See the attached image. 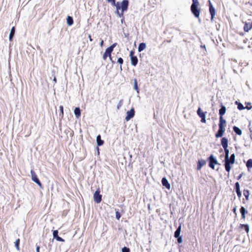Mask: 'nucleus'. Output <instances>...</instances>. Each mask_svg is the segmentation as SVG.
Returning <instances> with one entry per match:
<instances>
[{"label":"nucleus","mask_w":252,"mask_h":252,"mask_svg":"<svg viewBox=\"0 0 252 252\" xmlns=\"http://www.w3.org/2000/svg\"><path fill=\"white\" fill-rule=\"evenodd\" d=\"M107 2L111 3L113 6L116 7V13L119 17H123L124 12L128 9L129 1L128 0H123L121 4L118 2L116 3V0H106Z\"/></svg>","instance_id":"obj_1"},{"label":"nucleus","mask_w":252,"mask_h":252,"mask_svg":"<svg viewBox=\"0 0 252 252\" xmlns=\"http://www.w3.org/2000/svg\"><path fill=\"white\" fill-rule=\"evenodd\" d=\"M192 4L190 6V11L193 15L196 18L198 19L199 22H200V19L199 18L200 14L201 12V8L199 6V2L198 0H192Z\"/></svg>","instance_id":"obj_2"},{"label":"nucleus","mask_w":252,"mask_h":252,"mask_svg":"<svg viewBox=\"0 0 252 252\" xmlns=\"http://www.w3.org/2000/svg\"><path fill=\"white\" fill-rule=\"evenodd\" d=\"M208 162V166L212 169H215L216 164L217 163V159L213 154H211L207 159Z\"/></svg>","instance_id":"obj_3"},{"label":"nucleus","mask_w":252,"mask_h":252,"mask_svg":"<svg viewBox=\"0 0 252 252\" xmlns=\"http://www.w3.org/2000/svg\"><path fill=\"white\" fill-rule=\"evenodd\" d=\"M116 46V43H115L106 49L105 52H104V53L103 55V59L104 60H106L107 57H109L110 58V59L111 60H112L111 53L113 51V49Z\"/></svg>","instance_id":"obj_4"},{"label":"nucleus","mask_w":252,"mask_h":252,"mask_svg":"<svg viewBox=\"0 0 252 252\" xmlns=\"http://www.w3.org/2000/svg\"><path fill=\"white\" fill-rule=\"evenodd\" d=\"M224 166L225 168V170L228 173H229L232 167L231 165H233L235 162L230 160L229 158H224Z\"/></svg>","instance_id":"obj_5"},{"label":"nucleus","mask_w":252,"mask_h":252,"mask_svg":"<svg viewBox=\"0 0 252 252\" xmlns=\"http://www.w3.org/2000/svg\"><path fill=\"white\" fill-rule=\"evenodd\" d=\"M208 2L209 3V13L211 15V21H213L214 20V18L216 15V9H215V7H214V6L210 0H209L208 1Z\"/></svg>","instance_id":"obj_6"},{"label":"nucleus","mask_w":252,"mask_h":252,"mask_svg":"<svg viewBox=\"0 0 252 252\" xmlns=\"http://www.w3.org/2000/svg\"><path fill=\"white\" fill-rule=\"evenodd\" d=\"M94 200L96 203H99L102 200V195L100 194L99 189H97L94 194Z\"/></svg>","instance_id":"obj_7"},{"label":"nucleus","mask_w":252,"mask_h":252,"mask_svg":"<svg viewBox=\"0 0 252 252\" xmlns=\"http://www.w3.org/2000/svg\"><path fill=\"white\" fill-rule=\"evenodd\" d=\"M206 112H203L200 107H198L197 110V114L198 116L201 118V122L202 123H205L206 122Z\"/></svg>","instance_id":"obj_8"},{"label":"nucleus","mask_w":252,"mask_h":252,"mask_svg":"<svg viewBox=\"0 0 252 252\" xmlns=\"http://www.w3.org/2000/svg\"><path fill=\"white\" fill-rule=\"evenodd\" d=\"M31 173L32 180L36 183L41 188H42V184L38 179L35 172L33 170H32L31 171Z\"/></svg>","instance_id":"obj_9"},{"label":"nucleus","mask_w":252,"mask_h":252,"mask_svg":"<svg viewBox=\"0 0 252 252\" xmlns=\"http://www.w3.org/2000/svg\"><path fill=\"white\" fill-rule=\"evenodd\" d=\"M225 131V126H219V129L215 133V137L217 138L222 137Z\"/></svg>","instance_id":"obj_10"},{"label":"nucleus","mask_w":252,"mask_h":252,"mask_svg":"<svg viewBox=\"0 0 252 252\" xmlns=\"http://www.w3.org/2000/svg\"><path fill=\"white\" fill-rule=\"evenodd\" d=\"M134 52L131 50L130 52V57L131 60V64L133 66H136L138 63V59L136 56L134 55Z\"/></svg>","instance_id":"obj_11"},{"label":"nucleus","mask_w":252,"mask_h":252,"mask_svg":"<svg viewBox=\"0 0 252 252\" xmlns=\"http://www.w3.org/2000/svg\"><path fill=\"white\" fill-rule=\"evenodd\" d=\"M234 189L236 192L237 196L240 198L242 196V192L240 190V184L238 182H237L235 183L234 185Z\"/></svg>","instance_id":"obj_12"},{"label":"nucleus","mask_w":252,"mask_h":252,"mask_svg":"<svg viewBox=\"0 0 252 252\" xmlns=\"http://www.w3.org/2000/svg\"><path fill=\"white\" fill-rule=\"evenodd\" d=\"M244 26L243 28L244 31L245 32H249L250 30L252 29V22H245Z\"/></svg>","instance_id":"obj_13"},{"label":"nucleus","mask_w":252,"mask_h":252,"mask_svg":"<svg viewBox=\"0 0 252 252\" xmlns=\"http://www.w3.org/2000/svg\"><path fill=\"white\" fill-rule=\"evenodd\" d=\"M135 111L133 108L131 109L129 111L126 113V121H129L130 119L133 118L134 116Z\"/></svg>","instance_id":"obj_14"},{"label":"nucleus","mask_w":252,"mask_h":252,"mask_svg":"<svg viewBox=\"0 0 252 252\" xmlns=\"http://www.w3.org/2000/svg\"><path fill=\"white\" fill-rule=\"evenodd\" d=\"M181 229H182V223H179L178 227L177 228L176 230L174 232V237L176 238L182 236L181 235Z\"/></svg>","instance_id":"obj_15"},{"label":"nucleus","mask_w":252,"mask_h":252,"mask_svg":"<svg viewBox=\"0 0 252 252\" xmlns=\"http://www.w3.org/2000/svg\"><path fill=\"white\" fill-rule=\"evenodd\" d=\"M161 183L163 187L168 189H170V184L169 183L168 181L165 177H163L161 179Z\"/></svg>","instance_id":"obj_16"},{"label":"nucleus","mask_w":252,"mask_h":252,"mask_svg":"<svg viewBox=\"0 0 252 252\" xmlns=\"http://www.w3.org/2000/svg\"><path fill=\"white\" fill-rule=\"evenodd\" d=\"M206 163V161L204 159H199L197 162V169L198 170H201L202 167Z\"/></svg>","instance_id":"obj_17"},{"label":"nucleus","mask_w":252,"mask_h":252,"mask_svg":"<svg viewBox=\"0 0 252 252\" xmlns=\"http://www.w3.org/2000/svg\"><path fill=\"white\" fill-rule=\"evenodd\" d=\"M225 112L226 107L222 103H221L220 108L219 110V114L220 115V117H223V116L225 114Z\"/></svg>","instance_id":"obj_18"},{"label":"nucleus","mask_w":252,"mask_h":252,"mask_svg":"<svg viewBox=\"0 0 252 252\" xmlns=\"http://www.w3.org/2000/svg\"><path fill=\"white\" fill-rule=\"evenodd\" d=\"M240 212L241 215L242 219L245 220L246 218V215L248 213L247 209L244 206H241L240 209Z\"/></svg>","instance_id":"obj_19"},{"label":"nucleus","mask_w":252,"mask_h":252,"mask_svg":"<svg viewBox=\"0 0 252 252\" xmlns=\"http://www.w3.org/2000/svg\"><path fill=\"white\" fill-rule=\"evenodd\" d=\"M220 143L223 148H224L225 147L228 148V140L226 137H222L221 139Z\"/></svg>","instance_id":"obj_20"},{"label":"nucleus","mask_w":252,"mask_h":252,"mask_svg":"<svg viewBox=\"0 0 252 252\" xmlns=\"http://www.w3.org/2000/svg\"><path fill=\"white\" fill-rule=\"evenodd\" d=\"M53 237L55 238L59 242H64V240L61 237L58 236V231L57 230H54L53 232Z\"/></svg>","instance_id":"obj_21"},{"label":"nucleus","mask_w":252,"mask_h":252,"mask_svg":"<svg viewBox=\"0 0 252 252\" xmlns=\"http://www.w3.org/2000/svg\"><path fill=\"white\" fill-rule=\"evenodd\" d=\"M239 228L243 229L247 233H248L250 231V226L248 224H240Z\"/></svg>","instance_id":"obj_22"},{"label":"nucleus","mask_w":252,"mask_h":252,"mask_svg":"<svg viewBox=\"0 0 252 252\" xmlns=\"http://www.w3.org/2000/svg\"><path fill=\"white\" fill-rule=\"evenodd\" d=\"M233 130L236 134L238 135H241L242 133V130L236 126H233Z\"/></svg>","instance_id":"obj_23"},{"label":"nucleus","mask_w":252,"mask_h":252,"mask_svg":"<svg viewBox=\"0 0 252 252\" xmlns=\"http://www.w3.org/2000/svg\"><path fill=\"white\" fill-rule=\"evenodd\" d=\"M96 142L98 146H102L104 144V141L101 139V136L100 135L97 136Z\"/></svg>","instance_id":"obj_24"},{"label":"nucleus","mask_w":252,"mask_h":252,"mask_svg":"<svg viewBox=\"0 0 252 252\" xmlns=\"http://www.w3.org/2000/svg\"><path fill=\"white\" fill-rule=\"evenodd\" d=\"M235 103L236 105H237V109L238 110H243L245 109V107L242 103L238 101H236L235 102Z\"/></svg>","instance_id":"obj_25"},{"label":"nucleus","mask_w":252,"mask_h":252,"mask_svg":"<svg viewBox=\"0 0 252 252\" xmlns=\"http://www.w3.org/2000/svg\"><path fill=\"white\" fill-rule=\"evenodd\" d=\"M226 121L223 119V117H220L219 126H225Z\"/></svg>","instance_id":"obj_26"},{"label":"nucleus","mask_w":252,"mask_h":252,"mask_svg":"<svg viewBox=\"0 0 252 252\" xmlns=\"http://www.w3.org/2000/svg\"><path fill=\"white\" fill-rule=\"evenodd\" d=\"M74 114L77 118H79L81 116V111L79 107H76L74 109Z\"/></svg>","instance_id":"obj_27"},{"label":"nucleus","mask_w":252,"mask_h":252,"mask_svg":"<svg viewBox=\"0 0 252 252\" xmlns=\"http://www.w3.org/2000/svg\"><path fill=\"white\" fill-rule=\"evenodd\" d=\"M15 32V28L14 27H13L11 29L10 33L9 34V40L11 41L14 36Z\"/></svg>","instance_id":"obj_28"},{"label":"nucleus","mask_w":252,"mask_h":252,"mask_svg":"<svg viewBox=\"0 0 252 252\" xmlns=\"http://www.w3.org/2000/svg\"><path fill=\"white\" fill-rule=\"evenodd\" d=\"M243 194L245 196L246 199L249 200L250 196V191L248 189H245L243 190Z\"/></svg>","instance_id":"obj_29"},{"label":"nucleus","mask_w":252,"mask_h":252,"mask_svg":"<svg viewBox=\"0 0 252 252\" xmlns=\"http://www.w3.org/2000/svg\"><path fill=\"white\" fill-rule=\"evenodd\" d=\"M146 45L144 43H141L138 46V51L141 52L146 48Z\"/></svg>","instance_id":"obj_30"},{"label":"nucleus","mask_w":252,"mask_h":252,"mask_svg":"<svg viewBox=\"0 0 252 252\" xmlns=\"http://www.w3.org/2000/svg\"><path fill=\"white\" fill-rule=\"evenodd\" d=\"M246 166L249 170L250 169L252 168V159H249L246 162Z\"/></svg>","instance_id":"obj_31"},{"label":"nucleus","mask_w":252,"mask_h":252,"mask_svg":"<svg viewBox=\"0 0 252 252\" xmlns=\"http://www.w3.org/2000/svg\"><path fill=\"white\" fill-rule=\"evenodd\" d=\"M59 116L61 118H63V107L62 105H61L59 107Z\"/></svg>","instance_id":"obj_32"},{"label":"nucleus","mask_w":252,"mask_h":252,"mask_svg":"<svg viewBox=\"0 0 252 252\" xmlns=\"http://www.w3.org/2000/svg\"><path fill=\"white\" fill-rule=\"evenodd\" d=\"M66 20H67V24L69 26H71V25H72L73 24V18L71 16H68L67 17V19Z\"/></svg>","instance_id":"obj_33"},{"label":"nucleus","mask_w":252,"mask_h":252,"mask_svg":"<svg viewBox=\"0 0 252 252\" xmlns=\"http://www.w3.org/2000/svg\"><path fill=\"white\" fill-rule=\"evenodd\" d=\"M20 242V240L19 238L17 239L16 240V241L15 242V246L16 247V249L18 251L20 250V247H19Z\"/></svg>","instance_id":"obj_34"},{"label":"nucleus","mask_w":252,"mask_h":252,"mask_svg":"<svg viewBox=\"0 0 252 252\" xmlns=\"http://www.w3.org/2000/svg\"><path fill=\"white\" fill-rule=\"evenodd\" d=\"M246 106L245 107V109H246L248 110H250L251 109H252V103L250 102H246Z\"/></svg>","instance_id":"obj_35"},{"label":"nucleus","mask_w":252,"mask_h":252,"mask_svg":"<svg viewBox=\"0 0 252 252\" xmlns=\"http://www.w3.org/2000/svg\"><path fill=\"white\" fill-rule=\"evenodd\" d=\"M224 149V154H225V158H229V151L228 149V148H223Z\"/></svg>","instance_id":"obj_36"},{"label":"nucleus","mask_w":252,"mask_h":252,"mask_svg":"<svg viewBox=\"0 0 252 252\" xmlns=\"http://www.w3.org/2000/svg\"><path fill=\"white\" fill-rule=\"evenodd\" d=\"M134 89L138 92V87L136 79H134Z\"/></svg>","instance_id":"obj_37"},{"label":"nucleus","mask_w":252,"mask_h":252,"mask_svg":"<svg viewBox=\"0 0 252 252\" xmlns=\"http://www.w3.org/2000/svg\"><path fill=\"white\" fill-rule=\"evenodd\" d=\"M117 62L120 64V68L122 69V64L123 63L124 61L122 58H119L118 59Z\"/></svg>","instance_id":"obj_38"},{"label":"nucleus","mask_w":252,"mask_h":252,"mask_svg":"<svg viewBox=\"0 0 252 252\" xmlns=\"http://www.w3.org/2000/svg\"><path fill=\"white\" fill-rule=\"evenodd\" d=\"M229 158H230V160H232V161L235 162V154H234V153L230 155V156L229 157Z\"/></svg>","instance_id":"obj_39"},{"label":"nucleus","mask_w":252,"mask_h":252,"mask_svg":"<svg viewBox=\"0 0 252 252\" xmlns=\"http://www.w3.org/2000/svg\"><path fill=\"white\" fill-rule=\"evenodd\" d=\"M177 243L178 244H181L183 242V236H180L177 238Z\"/></svg>","instance_id":"obj_40"},{"label":"nucleus","mask_w":252,"mask_h":252,"mask_svg":"<svg viewBox=\"0 0 252 252\" xmlns=\"http://www.w3.org/2000/svg\"><path fill=\"white\" fill-rule=\"evenodd\" d=\"M122 252H130V250L128 248H127L126 247H124L122 250Z\"/></svg>","instance_id":"obj_41"},{"label":"nucleus","mask_w":252,"mask_h":252,"mask_svg":"<svg viewBox=\"0 0 252 252\" xmlns=\"http://www.w3.org/2000/svg\"><path fill=\"white\" fill-rule=\"evenodd\" d=\"M121 217V215L120 213L118 211L116 212V219L119 220H120V218Z\"/></svg>","instance_id":"obj_42"},{"label":"nucleus","mask_w":252,"mask_h":252,"mask_svg":"<svg viewBox=\"0 0 252 252\" xmlns=\"http://www.w3.org/2000/svg\"><path fill=\"white\" fill-rule=\"evenodd\" d=\"M123 100H121L118 104V106H117V109H120V108L123 105Z\"/></svg>","instance_id":"obj_43"},{"label":"nucleus","mask_w":252,"mask_h":252,"mask_svg":"<svg viewBox=\"0 0 252 252\" xmlns=\"http://www.w3.org/2000/svg\"><path fill=\"white\" fill-rule=\"evenodd\" d=\"M237 206H235L232 209V212L236 215Z\"/></svg>","instance_id":"obj_44"},{"label":"nucleus","mask_w":252,"mask_h":252,"mask_svg":"<svg viewBox=\"0 0 252 252\" xmlns=\"http://www.w3.org/2000/svg\"><path fill=\"white\" fill-rule=\"evenodd\" d=\"M242 176H243V173L240 174V175L237 177V179L238 180H240V179L242 178Z\"/></svg>","instance_id":"obj_45"},{"label":"nucleus","mask_w":252,"mask_h":252,"mask_svg":"<svg viewBox=\"0 0 252 252\" xmlns=\"http://www.w3.org/2000/svg\"><path fill=\"white\" fill-rule=\"evenodd\" d=\"M200 47L201 48H204L205 49V50L206 51V46H205V45H200Z\"/></svg>","instance_id":"obj_46"},{"label":"nucleus","mask_w":252,"mask_h":252,"mask_svg":"<svg viewBox=\"0 0 252 252\" xmlns=\"http://www.w3.org/2000/svg\"><path fill=\"white\" fill-rule=\"evenodd\" d=\"M36 249L37 252H39L40 247L39 246H37Z\"/></svg>","instance_id":"obj_47"},{"label":"nucleus","mask_w":252,"mask_h":252,"mask_svg":"<svg viewBox=\"0 0 252 252\" xmlns=\"http://www.w3.org/2000/svg\"><path fill=\"white\" fill-rule=\"evenodd\" d=\"M89 39H90V41H93V39L92 38L91 35L90 34L89 35Z\"/></svg>","instance_id":"obj_48"},{"label":"nucleus","mask_w":252,"mask_h":252,"mask_svg":"<svg viewBox=\"0 0 252 252\" xmlns=\"http://www.w3.org/2000/svg\"><path fill=\"white\" fill-rule=\"evenodd\" d=\"M103 44V40H101L100 42V46H102Z\"/></svg>","instance_id":"obj_49"},{"label":"nucleus","mask_w":252,"mask_h":252,"mask_svg":"<svg viewBox=\"0 0 252 252\" xmlns=\"http://www.w3.org/2000/svg\"><path fill=\"white\" fill-rule=\"evenodd\" d=\"M217 163L216 164V165H220V164L218 162V161L217 160Z\"/></svg>","instance_id":"obj_50"},{"label":"nucleus","mask_w":252,"mask_h":252,"mask_svg":"<svg viewBox=\"0 0 252 252\" xmlns=\"http://www.w3.org/2000/svg\"><path fill=\"white\" fill-rule=\"evenodd\" d=\"M97 151H98V154H99V148L98 147H97Z\"/></svg>","instance_id":"obj_51"},{"label":"nucleus","mask_w":252,"mask_h":252,"mask_svg":"<svg viewBox=\"0 0 252 252\" xmlns=\"http://www.w3.org/2000/svg\"><path fill=\"white\" fill-rule=\"evenodd\" d=\"M222 151V149H220V153H221Z\"/></svg>","instance_id":"obj_52"},{"label":"nucleus","mask_w":252,"mask_h":252,"mask_svg":"<svg viewBox=\"0 0 252 252\" xmlns=\"http://www.w3.org/2000/svg\"><path fill=\"white\" fill-rule=\"evenodd\" d=\"M169 252H171L169 251Z\"/></svg>","instance_id":"obj_53"}]
</instances>
